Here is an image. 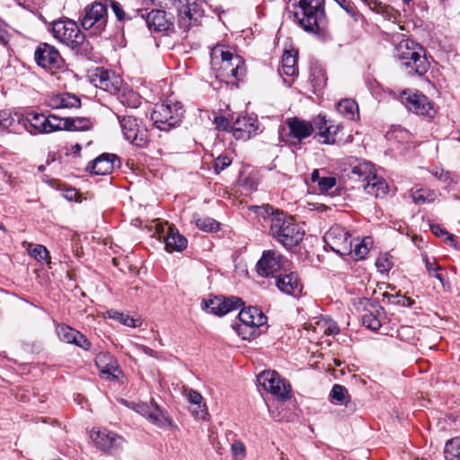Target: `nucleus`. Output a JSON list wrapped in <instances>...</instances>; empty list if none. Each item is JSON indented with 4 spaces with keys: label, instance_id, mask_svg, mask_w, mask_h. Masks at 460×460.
Wrapping results in <instances>:
<instances>
[{
    "label": "nucleus",
    "instance_id": "1",
    "mask_svg": "<svg viewBox=\"0 0 460 460\" xmlns=\"http://www.w3.org/2000/svg\"><path fill=\"white\" fill-rule=\"evenodd\" d=\"M210 64L216 77L227 84L231 79L240 80L245 72L243 58L225 45H217L211 49Z\"/></svg>",
    "mask_w": 460,
    "mask_h": 460
},
{
    "label": "nucleus",
    "instance_id": "2",
    "mask_svg": "<svg viewBox=\"0 0 460 460\" xmlns=\"http://www.w3.org/2000/svg\"><path fill=\"white\" fill-rule=\"evenodd\" d=\"M268 214L270 232L273 238L285 248L290 249L296 246L304 237V231L295 222L292 217L283 212L274 211L272 208H261Z\"/></svg>",
    "mask_w": 460,
    "mask_h": 460
},
{
    "label": "nucleus",
    "instance_id": "3",
    "mask_svg": "<svg viewBox=\"0 0 460 460\" xmlns=\"http://www.w3.org/2000/svg\"><path fill=\"white\" fill-rule=\"evenodd\" d=\"M395 58L402 69L409 75L422 76L429 68L425 49L409 39H403L395 46Z\"/></svg>",
    "mask_w": 460,
    "mask_h": 460
},
{
    "label": "nucleus",
    "instance_id": "4",
    "mask_svg": "<svg viewBox=\"0 0 460 460\" xmlns=\"http://www.w3.org/2000/svg\"><path fill=\"white\" fill-rule=\"evenodd\" d=\"M293 17L305 31L319 33L326 25L323 0H299Z\"/></svg>",
    "mask_w": 460,
    "mask_h": 460
},
{
    "label": "nucleus",
    "instance_id": "5",
    "mask_svg": "<svg viewBox=\"0 0 460 460\" xmlns=\"http://www.w3.org/2000/svg\"><path fill=\"white\" fill-rule=\"evenodd\" d=\"M349 177L361 183L364 190L376 198H384L389 190L387 182L378 176L369 162H359L351 168Z\"/></svg>",
    "mask_w": 460,
    "mask_h": 460
},
{
    "label": "nucleus",
    "instance_id": "6",
    "mask_svg": "<svg viewBox=\"0 0 460 460\" xmlns=\"http://www.w3.org/2000/svg\"><path fill=\"white\" fill-rule=\"evenodd\" d=\"M184 113L185 110L181 102L167 100L155 104L151 119L157 128L169 131L181 125Z\"/></svg>",
    "mask_w": 460,
    "mask_h": 460
},
{
    "label": "nucleus",
    "instance_id": "7",
    "mask_svg": "<svg viewBox=\"0 0 460 460\" xmlns=\"http://www.w3.org/2000/svg\"><path fill=\"white\" fill-rule=\"evenodd\" d=\"M242 324L237 326V332L243 340H251L259 335L257 328L267 322L266 315L258 307L250 306L242 309L239 313Z\"/></svg>",
    "mask_w": 460,
    "mask_h": 460
},
{
    "label": "nucleus",
    "instance_id": "8",
    "mask_svg": "<svg viewBox=\"0 0 460 460\" xmlns=\"http://www.w3.org/2000/svg\"><path fill=\"white\" fill-rule=\"evenodd\" d=\"M55 39L71 49L78 48L84 41V34L72 20L56 21L52 24Z\"/></svg>",
    "mask_w": 460,
    "mask_h": 460
},
{
    "label": "nucleus",
    "instance_id": "9",
    "mask_svg": "<svg viewBox=\"0 0 460 460\" xmlns=\"http://www.w3.org/2000/svg\"><path fill=\"white\" fill-rule=\"evenodd\" d=\"M401 102L408 111L417 115L433 118L437 112L434 104L418 91L404 90L401 93Z\"/></svg>",
    "mask_w": 460,
    "mask_h": 460
},
{
    "label": "nucleus",
    "instance_id": "10",
    "mask_svg": "<svg viewBox=\"0 0 460 460\" xmlns=\"http://www.w3.org/2000/svg\"><path fill=\"white\" fill-rule=\"evenodd\" d=\"M84 30H93V33H101L107 23V7L100 1H95L84 8L81 21Z\"/></svg>",
    "mask_w": 460,
    "mask_h": 460
},
{
    "label": "nucleus",
    "instance_id": "11",
    "mask_svg": "<svg viewBox=\"0 0 460 460\" xmlns=\"http://www.w3.org/2000/svg\"><path fill=\"white\" fill-rule=\"evenodd\" d=\"M289 261L279 252L272 250L263 252L257 262V272L261 277L268 278L286 270Z\"/></svg>",
    "mask_w": 460,
    "mask_h": 460
},
{
    "label": "nucleus",
    "instance_id": "12",
    "mask_svg": "<svg viewBox=\"0 0 460 460\" xmlns=\"http://www.w3.org/2000/svg\"><path fill=\"white\" fill-rule=\"evenodd\" d=\"M125 138L137 146L144 147L148 143L147 128L139 124L133 116H118Z\"/></svg>",
    "mask_w": 460,
    "mask_h": 460
},
{
    "label": "nucleus",
    "instance_id": "13",
    "mask_svg": "<svg viewBox=\"0 0 460 460\" xmlns=\"http://www.w3.org/2000/svg\"><path fill=\"white\" fill-rule=\"evenodd\" d=\"M257 381L266 391L278 398L286 400L289 397L290 385L281 378L276 371H262L259 374Z\"/></svg>",
    "mask_w": 460,
    "mask_h": 460
},
{
    "label": "nucleus",
    "instance_id": "14",
    "mask_svg": "<svg viewBox=\"0 0 460 460\" xmlns=\"http://www.w3.org/2000/svg\"><path fill=\"white\" fill-rule=\"evenodd\" d=\"M324 242L340 255H348L352 252L350 234L340 226H332L324 234Z\"/></svg>",
    "mask_w": 460,
    "mask_h": 460
},
{
    "label": "nucleus",
    "instance_id": "15",
    "mask_svg": "<svg viewBox=\"0 0 460 460\" xmlns=\"http://www.w3.org/2000/svg\"><path fill=\"white\" fill-rule=\"evenodd\" d=\"M155 234L158 239L164 240L165 249L168 252H181L187 246V239L175 227L169 226L167 222L164 224L157 223Z\"/></svg>",
    "mask_w": 460,
    "mask_h": 460
},
{
    "label": "nucleus",
    "instance_id": "16",
    "mask_svg": "<svg viewBox=\"0 0 460 460\" xmlns=\"http://www.w3.org/2000/svg\"><path fill=\"white\" fill-rule=\"evenodd\" d=\"M243 301L237 296H215L202 301V309L216 315H225L243 305Z\"/></svg>",
    "mask_w": 460,
    "mask_h": 460
},
{
    "label": "nucleus",
    "instance_id": "17",
    "mask_svg": "<svg viewBox=\"0 0 460 460\" xmlns=\"http://www.w3.org/2000/svg\"><path fill=\"white\" fill-rule=\"evenodd\" d=\"M34 59L38 66L45 69L60 68L64 63L58 50L48 43H40L37 47L34 52Z\"/></svg>",
    "mask_w": 460,
    "mask_h": 460
},
{
    "label": "nucleus",
    "instance_id": "18",
    "mask_svg": "<svg viewBox=\"0 0 460 460\" xmlns=\"http://www.w3.org/2000/svg\"><path fill=\"white\" fill-rule=\"evenodd\" d=\"M199 0H173V6L178 13V22L180 27L188 30L191 21L196 22L199 16H201Z\"/></svg>",
    "mask_w": 460,
    "mask_h": 460
},
{
    "label": "nucleus",
    "instance_id": "19",
    "mask_svg": "<svg viewBox=\"0 0 460 460\" xmlns=\"http://www.w3.org/2000/svg\"><path fill=\"white\" fill-rule=\"evenodd\" d=\"M91 438L98 448L108 453L120 449L124 444V438L121 436L106 429H93Z\"/></svg>",
    "mask_w": 460,
    "mask_h": 460
},
{
    "label": "nucleus",
    "instance_id": "20",
    "mask_svg": "<svg viewBox=\"0 0 460 460\" xmlns=\"http://www.w3.org/2000/svg\"><path fill=\"white\" fill-rule=\"evenodd\" d=\"M92 82L96 87L114 93L119 90L122 80L115 73L98 67L92 75Z\"/></svg>",
    "mask_w": 460,
    "mask_h": 460
},
{
    "label": "nucleus",
    "instance_id": "21",
    "mask_svg": "<svg viewBox=\"0 0 460 460\" xmlns=\"http://www.w3.org/2000/svg\"><path fill=\"white\" fill-rule=\"evenodd\" d=\"M18 123L31 135L48 134L47 117L42 113L28 112L20 115Z\"/></svg>",
    "mask_w": 460,
    "mask_h": 460
},
{
    "label": "nucleus",
    "instance_id": "22",
    "mask_svg": "<svg viewBox=\"0 0 460 460\" xmlns=\"http://www.w3.org/2000/svg\"><path fill=\"white\" fill-rule=\"evenodd\" d=\"M119 165V160L116 155L104 153L90 162L86 171L96 175H107L112 172L116 166Z\"/></svg>",
    "mask_w": 460,
    "mask_h": 460
},
{
    "label": "nucleus",
    "instance_id": "23",
    "mask_svg": "<svg viewBox=\"0 0 460 460\" xmlns=\"http://www.w3.org/2000/svg\"><path fill=\"white\" fill-rule=\"evenodd\" d=\"M276 287L283 293L293 296H299L302 294L303 285L297 273H279L276 276Z\"/></svg>",
    "mask_w": 460,
    "mask_h": 460
},
{
    "label": "nucleus",
    "instance_id": "24",
    "mask_svg": "<svg viewBox=\"0 0 460 460\" xmlns=\"http://www.w3.org/2000/svg\"><path fill=\"white\" fill-rule=\"evenodd\" d=\"M233 136L236 139H249L258 130L257 119L252 116L239 117L232 125Z\"/></svg>",
    "mask_w": 460,
    "mask_h": 460
},
{
    "label": "nucleus",
    "instance_id": "25",
    "mask_svg": "<svg viewBox=\"0 0 460 460\" xmlns=\"http://www.w3.org/2000/svg\"><path fill=\"white\" fill-rule=\"evenodd\" d=\"M46 104L52 110L78 109L81 106V100L75 94L60 93L49 95L46 101Z\"/></svg>",
    "mask_w": 460,
    "mask_h": 460
},
{
    "label": "nucleus",
    "instance_id": "26",
    "mask_svg": "<svg viewBox=\"0 0 460 460\" xmlns=\"http://www.w3.org/2000/svg\"><path fill=\"white\" fill-rule=\"evenodd\" d=\"M95 365L102 377L109 380H117L116 372H119L117 359L107 352H101L95 358Z\"/></svg>",
    "mask_w": 460,
    "mask_h": 460
},
{
    "label": "nucleus",
    "instance_id": "27",
    "mask_svg": "<svg viewBox=\"0 0 460 460\" xmlns=\"http://www.w3.org/2000/svg\"><path fill=\"white\" fill-rule=\"evenodd\" d=\"M286 123L289 128V136L298 141L310 137L314 132V126L311 122L297 117L288 118Z\"/></svg>",
    "mask_w": 460,
    "mask_h": 460
},
{
    "label": "nucleus",
    "instance_id": "28",
    "mask_svg": "<svg viewBox=\"0 0 460 460\" xmlns=\"http://www.w3.org/2000/svg\"><path fill=\"white\" fill-rule=\"evenodd\" d=\"M146 22L150 30L155 31H165L172 25L170 17H167L165 11L152 10L146 14Z\"/></svg>",
    "mask_w": 460,
    "mask_h": 460
},
{
    "label": "nucleus",
    "instance_id": "29",
    "mask_svg": "<svg viewBox=\"0 0 460 460\" xmlns=\"http://www.w3.org/2000/svg\"><path fill=\"white\" fill-rule=\"evenodd\" d=\"M329 401L332 404L351 408V396L348 389L339 384L333 385L329 394Z\"/></svg>",
    "mask_w": 460,
    "mask_h": 460
},
{
    "label": "nucleus",
    "instance_id": "30",
    "mask_svg": "<svg viewBox=\"0 0 460 460\" xmlns=\"http://www.w3.org/2000/svg\"><path fill=\"white\" fill-rule=\"evenodd\" d=\"M296 56L297 52L294 49L284 51L281 67L279 69V73L281 76H294L297 74Z\"/></svg>",
    "mask_w": 460,
    "mask_h": 460
},
{
    "label": "nucleus",
    "instance_id": "31",
    "mask_svg": "<svg viewBox=\"0 0 460 460\" xmlns=\"http://www.w3.org/2000/svg\"><path fill=\"white\" fill-rule=\"evenodd\" d=\"M369 8L376 13L382 14L386 20L395 21L398 16V12L393 7L386 5L379 0H362Z\"/></svg>",
    "mask_w": 460,
    "mask_h": 460
},
{
    "label": "nucleus",
    "instance_id": "32",
    "mask_svg": "<svg viewBox=\"0 0 460 460\" xmlns=\"http://www.w3.org/2000/svg\"><path fill=\"white\" fill-rule=\"evenodd\" d=\"M148 420L162 429L173 426L172 420L168 413L162 410L156 403L154 404Z\"/></svg>",
    "mask_w": 460,
    "mask_h": 460
},
{
    "label": "nucleus",
    "instance_id": "33",
    "mask_svg": "<svg viewBox=\"0 0 460 460\" xmlns=\"http://www.w3.org/2000/svg\"><path fill=\"white\" fill-rule=\"evenodd\" d=\"M337 110L348 119L355 120L359 118L358 103L352 99L341 100L337 104Z\"/></svg>",
    "mask_w": 460,
    "mask_h": 460
},
{
    "label": "nucleus",
    "instance_id": "34",
    "mask_svg": "<svg viewBox=\"0 0 460 460\" xmlns=\"http://www.w3.org/2000/svg\"><path fill=\"white\" fill-rule=\"evenodd\" d=\"M67 131L89 130L93 128V122L85 117H66Z\"/></svg>",
    "mask_w": 460,
    "mask_h": 460
},
{
    "label": "nucleus",
    "instance_id": "35",
    "mask_svg": "<svg viewBox=\"0 0 460 460\" xmlns=\"http://www.w3.org/2000/svg\"><path fill=\"white\" fill-rule=\"evenodd\" d=\"M444 455L447 460H460V437L454 438L446 443Z\"/></svg>",
    "mask_w": 460,
    "mask_h": 460
},
{
    "label": "nucleus",
    "instance_id": "36",
    "mask_svg": "<svg viewBox=\"0 0 460 460\" xmlns=\"http://www.w3.org/2000/svg\"><path fill=\"white\" fill-rule=\"evenodd\" d=\"M57 334L63 342L73 344L77 331L66 324H58L56 327Z\"/></svg>",
    "mask_w": 460,
    "mask_h": 460
},
{
    "label": "nucleus",
    "instance_id": "37",
    "mask_svg": "<svg viewBox=\"0 0 460 460\" xmlns=\"http://www.w3.org/2000/svg\"><path fill=\"white\" fill-rule=\"evenodd\" d=\"M47 126H48V134L59 131V130H66L67 131V122L66 117L61 118L55 114H50L47 117Z\"/></svg>",
    "mask_w": 460,
    "mask_h": 460
},
{
    "label": "nucleus",
    "instance_id": "38",
    "mask_svg": "<svg viewBox=\"0 0 460 460\" xmlns=\"http://www.w3.org/2000/svg\"><path fill=\"white\" fill-rule=\"evenodd\" d=\"M107 314L110 318L119 321L125 326L137 327V326L140 325L139 319H134V318L130 317L129 315L125 314L123 313L111 310V311H108Z\"/></svg>",
    "mask_w": 460,
    "mask_h": 460
},
{
    "label": "nucleus",
    "instance_id": "39",
    "mask_svg": "<svg viewBox=\"0 0 460 460\" xmlns=\"http://www.w3.org/2000/svg\"><path fill=\"white\" fill-rule=\"evenodd\" d=\"M120 102L127 107L135 109L141 104V97L134 91H126L119 97Z\"/></svg>",
    "mask_w": 460,
    "mask_h": 460
},
{
    "label": "nucleus",
    "instance_id": "40",
    "mask_svg": "<svg viewBox=\"0 0 460 460\" xmlns=\"http://www.w3.org/2000/svg\"><path fill=\"white\" fill-rule=\"evenodd\" d=\"M362 323L364 326L370 330H378L381 327V321L378 317V311L376 310V312H366L362 316Z\"/></svg>",
    "mask_w": 460,
    "mask_h": 460
},
{
    "label": "nucleus",
    "instance_id": "41",
    "mask_svg": "<svg viewBox=\"0 0 460 460\" xmlns=\"http://www.w3.org/2000/svg\"><path fill=\"white\" fill-rule=\"evenodd\" d=\"M436 194L434 191L429 190H416L412 191L411 198L417 204L431 202L435 199Z\"/></svg>",
    "mask_w": 460,
    "mask_h": 460
},
{
    "label": "nucleus",
    "instance_id": "42",
    "mask_svg": "<svg viewBox=\"0 0 460 460\" xmlns=\"http://www.w3.org/2000/svg\"><path fill=\"white\" fill-rule=\"evenodd\" d=\"M29 254L39 261H46L49 258L47 248L41 244H30Z\"/></svg>",
    "mask_w": 460,
    "mask_h": 460
},
{
    "label": "nucleus",
    "instance_id": "43",
    "mask_svg": "<svg viewBox=\"0 0 460 460\" xmlns=\"http://www.w3.org/2000/svg\"><path fill=\"white\" fill-rule=\"evenodd\" d=\"M317 326L323 330L326 335L337 334L340 332V328L337 323L331 319H323L317 323Z\"/></svg>",
    "mask_w": 460,
    "mask_h": 460
},
{
    "label": "nucleus",
    "instance_id": "44",
    "mask_svg": "<svg viewBox=\"0 0 460 460\" xmlns=\"http://www.w3.org/2000/svg\"><path fill=\"white\" fill-rule=\"evenodd\" d=\"M196 225L199 229L206 232H214L219 228V224L210 217L199 218L196 221Z\"/></svg>",
    "mask_w": 460,
    "mask_h": 460
},
{
    "label": "nucleus",
    "instance_id": "45",
    "mask_svg": "<svg viewBox=\"0 0 460 460\" xmlns=\"http://www.w3.org/2000/svg\"><path fill=\"white\" fill-rule=\"evenodd\" d=\"M327 128L329 129L328 133L325 134L323 139H319V141L326 145L334 144L336 142L338 133L342 129V126L341 124H329Z\"/></svg>",
    "mask_w": 460,
    "mask_h": 460
},
{
    "label": "nucleus",
    "instance_id": "46",
    "mask_svg": "<svg viewBox=\"0 0 460 460\" xmlns=\"http://www.w3.org/2000/svg\"><path fill=\"white\" fill-rule=\"evenodd\" d=\"M231 453L234 460H243L246 456V447L242 441L236 440L231 445Z\"/></svg>",
    "mask_w": 460,
    "mask_h": 460
},
{
    "label": "nucleus",
    "instance_id": "47",
    "mask_svg": "<svg viewBox=\"0 0 460 460\" xmlns=\"http://www.w3.org/2000/svg\"><path fill=\"white\" fill-rule=\"evenodd\" d=\"M430 229L435 235L444 238L446 241L450 243L451 246L456 247L454 235L448 233L446 229L442 228L439 225H430Z\"/></svg>",
    "mask_w": 460,
    "mask_h": 460
},
{
    "label": "nucleus",
    "instance_id": "48",
    "mask_svg": "<svg viewBox=\"0 0 460 460\" xmlns=\"http://www.w3.org/2000/svg\"><path fill=\"white\" fill-rule=\"evenodd\" d=\"M314 127L318 130V136L323 139L325 134L328 133L329 129L327 128L329 127L328 121L326 120L325 117L323 115H318L314 120Z\"/></svg>",
    "mask_w": 460,
    "mask_h": 460
},
{
    "label": "nucleus",
    "instance_id": "49",
    "mask_svg": "<svg viewBox=\"0 0 460 460\" xmlns=\"http://www.w3.org/2000/svg\"><path fill=\"white\" fill-rule=\"evenodd\" d=\"M367 252V245L365 243L364 241H361L354 244V248L352 247V252L349 254H352L357 260H358L365 258Z\"/></svg>",
    "mask_w": 460,
    "mask_h": 460
},
{
    "label": "nucleus",
    "instance_id": "50",
    "mask_svg": "<svg viewBox=\"0 0 460 460\" xmlns=\"http://www.w3.org/2000/svg\"><path fill=\"white\" fill-rule=\"evenodd\" d=\"M232 163V160L227 155H219L214 161V171L217 174L220 173L223 170L228 167Z\"/></svg>",
    "mask_w": 460,
    "mask_h": 460
},
{
    "label": "nucleus",
    "instance_id": "51",
    "mask_svg": "<svg viewBox=\"0 0 460 460\" xmlns=\"http://www.w3.org/2000/svg\"><path fill=\"white\" fill-rule=\"evenodd\" d=\"M155 403L148 404L146 402H138L134 403L133 409L142 416L146 417L147 420L151 415L152 409Z\"/></svg>",
    "mask_w": 460,
    "mask_h": 460
},
{
    "label": "nucleus",
    "instance_id": "52",
    "mask_svg": "<svg viewBox=\"0 0 460 460\" xmlns=\"http://www.w3.org/2000/svg\"><path fill=\"white\" fill-rule=\"evenodd\" d=\"M109 3H110V6H111L112 12L114 13V14L116 15L117 19L119 22H122L124 20L129 19L127 16V14L124 12V10L122 9V6L120 5L119 3H118L117 1H114V0H110Z\"/></svg>",
    "mask_w": 460,
    "mask_h": 460
},
{
    "label": "nucleus",
    "instance_id": "53",
    "mask_svg": "<svg viewBox=\"0 0 460 460\" xmlns=\"http://www.w3.org/2000/svg\"><path fill=\"white\" fill-rule=\"evenodd\" d=\"M398 337L407 342H412L414 341V331L410 326H402L398 330Z\"/></svg>",
    "mask_w": 460,
    "mask_h": 460
},
{
    "label": "nucleus",
    "instance_id": "54",
    "mask_svg": "<svg viewBox=\"0 0 460 460\" xmlns=\"http://www.w3.org/2000/svg\"><path fill=\"white\" fill-rule=\"evenodd\" d=\"M73 344H75V346H77L84 350H89L92 346L90 341L78 331L76 332V335H75Z\"/></svg>",
    "mask_w": 460,
    "mask_h": 460
},
{
    "label": "nucleus",
    "instance_id": "55",
    "mask_svg": "<svg viewBox=\"0 0 460 460\" xmlns=\"http://www.w3.org/2000/svg\"><path fill=\"white\" fill-rule=\"evenodd\" d=\"M336 184V180L333 177H322V179H319V189L323 192H327L329 190H331L332 187H334Z\"/></svg>",
    "mask_w": 460,
    "mask_h": 460
},
{
    "label": "nucleus",
    "instance_id": "56",
    "mask_svg": "<svg viewBox=\"0 0 460 460\" xmlns=\"http://www.w3.org/2000/svg\"><path fill=\"white\" fill-rule=\"evenodd\" d=\"M376 265L380 271H388L393 267V261L386 255L380 256L377 258Z\"/></svg>",
    "mask_w": 460,
    "mask_h": 460
},
{
    "label": "nucleus",
    "instance_id": "57",
    "mask_svg": "<svg viewBox=\"0 0 460 460\" xmlns=\"http://www.w3.org/2000/svg\"><path fill=\"white\" fill-rule=\"evenodd\" d=\"M13 123V119L7 111H0V127L8 128Z\"/></svg>",
    "mask_w": 460,
    "mask_h": 460
},
{
    "label": "nucleus",
    "instance_id": "58",
    "mask_svg": "<svg viewBox=\"0 0 460 460\" xmlns=\"http://www.w3.org/2000/svg\"><path fill=\"white\" fill-rule=\"evenodd\" d=\"M215 123L217 127L225 131H233L232 125L225 117H216Z\"/></svg>",
    "mask_w": 460,
    "mask_h": 460
},
{
    "label": "nucleus",
    "instance_id": "59",
    "mask_svg": "<svg viewBox=\"0 0 460 460\" xmlns=\"http://www.w3.org/2000/svg\"><path fill=\"white\" fill-rule=\"evenodd\" d=\"M187 399L193 404H200L203 398L199 393L195 390L190 389L187 393Z\"/></svg>",
    "mask_w": 460,
    "mask_h": 460
},
{
    "label": "nucleus",
    "instance_id": "60",
    "mask_svg": "<svg viewBox=\"0 0 460 460\" xmlns=\"http://www.w3.org/2000/svg\"><path fill=\"white\" fill-rule=\"evenodd\" d=\"M426 269L429 274H432L433 272H436L441 269V267L438 264L436 260H433V261H430L427 255H424L423 257Z\"/></svg>",
    "mask_w": 460,
    "mask_h": 460
},
{
    "label": "nucleus",
    "instance_id": "61",
    "mask_svg": "<svg viewBox=\"0 0 460 460\" xmlns=\"http://www.w3.org/2000/svg\"><path fill=\"white\" fill-rule=\"evenodd\" d=\"M337 3L348 13H349L352 12V9L354 8V5L352 3L347 0H336Z\"/></svg>",
    "mask_w": 460,
    "mask_h": 460
},
{
    "label": "nucleus",
    "instance_id": "62",
    "mask_svg": "<svg viewBox=\"0 0 460 460\" xmlns=\"http://www.w3.org/2000/svg\"><path fill=\"white\" fill-rule=\"evenodd\" d=\"M433 174L441 181H446L447 179V172H445L443 170H436L433 172Z\"/></svg>",
    "mask_w": 460,
    "mask_h": 460
},
{
    "label": "nucleus",
    "instance_id": "63",
    "mask_svg": "<svg viewBox=\"0 0 460 460\" xmlns=\"http://www.w3.org/2000/svg\"><path fill=\"white\" fill-rule=\"evenodd\" d=\"M349 14L354 19L355 22L364 20V17L356 10L355 7L352 9V12H350Z\"/></svg>",
    "mask_w": 460,
    "mask_h": 460
},
{
    "label": "nucleus",
    "instance_id": "64",
    "mask_svg": "<svg viewBox=\"0 0 460 460\" xmlns=\"http://www.w3.org/2000/svg\"><path fill=\"white\" fill-rule=\"evenodd\" d=\"M319 179H322L319 175V171L318 170H314L313 172L311 173V181L313 182H315V181H318L319 182Z\"/></svg>",
    "mask_w": 460,
    "mask_h": 460
}]
</instances>
